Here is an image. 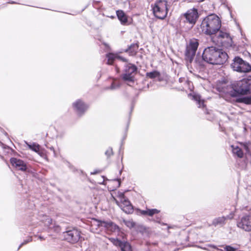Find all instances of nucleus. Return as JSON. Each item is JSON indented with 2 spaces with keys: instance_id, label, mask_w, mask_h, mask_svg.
Masks as SVG:
<instances>
[{
  "instance_id": "1",
  "label": "nucleus",
  "mask_w": 251,
  "mask_h": 251,
  "mask_svg": "<svg viewBox=\"0 0 251 251\" xmlns=\"http://www.w3.org/2000/svg\"><path fill=\"white\" fill-rule=\"evenodd\" d=\"M203 59L207 63L213 65H221L227 60V53L222 49L211 46L206 48L202 53Z\"/></svg>"
},
{
  "instance_id": "2",
  "label": "nucleus",
  "mask_w": 251,
  "mask_h": 251,
  "mask_svg": "<svg viewBox=\"0 0 251 251\" xmlns=\"http://www.w3.org/2000/svg\"><path fill=\"white\" fill-rule=\"evenodd\" d=\"M202 32L208 35H213L218 32L221 27V21L216 15L210 14L206 16L201 23Z\"/></svg>"
},
{
  "instance_id": "3",
  "label": "nucleus",
  "mask_w": 251,
  "mask_h": 251,
  "mask_svg": "<svg viewBox=\"0 0 251 251\" xmlns=\"http://www.w3.org/2000/svg\"><path fill=\"white\" fill-rule=\"evenodd\" d=\"M231 89L229 93L232 97H237L239 95L247 94L251 91V80L243 79L236 83L234 88Z\"/></svg>"
},
{
  "instance_id": "4",
  "label": "nucleus",
  "mask_w": 251,
  "mask_h": 251,
  "mask_svg": "<svg viewBox=\"0 0 251 251\" xmlns=\"http://www.w3.org/2000/svg\"><path fill=\"white\" fill-rule=\"evenodd\" d=\"M81 231L75 227H67L65 231L63 232V239L70 244H75L82 238Z\"/></svg>"
},
{
  "instance_id": "5",
  "label": "nucleus",
  "mask_w": 251,
  "mask_h": 251,
  "mask_svg": "<svg viewBox=\"0 0 251 251\" xmlns=\"http://www.w3.org/2000/svg\"><path fill=\"white\" fill-rule=\"evenodd\" d=\"M152 10L155 17L164 19L168 14L167 1L166 0H157L152 7Z\"/></svg>"
},
{
  "instance_id": "6",
  "label": "nucleus",
  "mask_w": 251,
  "mask_h": 251,
  "mask_svg": "<svg viewBox=\"0 0 251 251\" xmlns=\"http://www.w3.org/2000/svg\"><path fill=\"white\" fill-rule=\"evenodd\" d=\"M199 45L198 40L196 39H191L187 45L185 52V59L187 65L193 62Z\"/></svg>"
},
{
  "instance_id": "7",
  "label": "nucleus",
  "mask_w": 251,
  "mask_h": 251,
  "mask_svg": "<svg viewBox=\"0 0 251 251\" xmlns=\"http://www.w3.org/2000/svg\"><path fill=\"white\" fill-rule=\"evenodd\" d=\"M137 71V67L131 63H127L125 66L124 73L122 75V79L126 81L133 82L134 76L133 74Z\"/></svg>"
},
{
  "instance_id": "8",
  "label": "nucleus",
  "mask_w": 251,
  "mask_h": 251,
  "mask_svg": "<svg viewBox=\"0 0 251 251\" xmlns=\"http://www.w3.org/2000/svg\"><path fill=\"white\" fill-rule=\"evenodd\" d=\"M120 201L116 200L117 204L121 209L127 214L131 213L133 212V206L129 201L125 197L124 194L121 193L119 195Z\"/></svg>"
},
{
  "instance_id": "9",
  "label": "nucleus",
  "mask_w": 251,
  "mask_h": 251,
  "mask_svg": "<svg viewBox=\"0 0 251 251\" xmlns=\"http://www.w3.org/2000/svg\"><path fill=\"white\" fill-rule=\"evenodd\" d=\"M237 226L247 232L251 231V213L239 218L237 221Z\"/></svg>"
},
{
  "instance_id": "10",
  "label": "nucleus",
  "mask_w": 251,
  "mask_h": 251,
  "mask_svg": "<svg viewBox=\"0 0 251 251\" xmlns=\"http://www.w3.org/2000/svg\"><path fill=\"white\" fill-rule=\"evenodd\" d=\"M198 18V10L195 8L188 10L185 13L181 16V20L184 19V22H187L192 25L195 24Z\"/></svg>"
},
{
  "instance_id": "11",
  "label": "nucleus",
  "mask_w": 251,
  "mask_h": 251,
  "mask_svg": "<svg viewBox=\"0 0 251 251\" xmlns=\"http://www.w3.org/2000/svg\"><path fill=\"white\" fill-rule=\"evenodd\" d=\"M217 33L218 42L222 44V46L227 47L231 45L232 40L229 33L220 30Z\"/></svg>"
},
{
  "instance_id": "12",
  "label": "nucleus",
  "mask_w": 251,
  "mask_h": 251,
  "mask_svg": "<svg viewBox=\"0 0 251 251\" xmlns=\"http://www.w3.org/2000/svg\"><path fill=\"white\" fill-rule=\"evenodd\" d=\"M94 222L96 223V224H94L95 225L99 227H103L106 229L112 232H115L119 229L118 226L111 222H107L105 221H98L95 219L94 220Z\"/></svg>"
},
{
  "instance_id": "13",
  "label": "nucleus",
  "mask_w": 251,
  "mask_h": 251,
  "mask_svg": "<svg viewBox=\"0 0 251 251\" xmlns=\"http://www.w3.org/2000/svg\"><path fill=\"white\" fill-rule=\"evenodd\" d=\"M10 163L13 167L19 170L25 171L27 169L25 163L20 159L15 157L11 158L10 159Z\"/></svg>"
},
{
  "instance_id": "14",
  "label": "nucleus",
  "mask_w": 251,
  "mask_h": 251,
  "mask_svg": "<svg viewBox=\"0 0 251 251\" xmlns=\"http://www.w3.org/2000/svg\"><path fill=\"white\" fill-rule=\"evenodd\" d=\"M73 106L80 116L83 114L88 109V105L80 100H77L73 103Z\"/></svg>"
},
{
  "instance_id": "15",
  "label": "nucleus",
  "mask_w": 251,
  "mask_h": 251,
  "mask_svg": "<svg viewBox=\"0 0 251 251\" xmlns=\"http://www.w3.org/2000/svg\"><path fill=\"white\" fill-rule=\"evenodd\" d=\"M233 218V214H230L226 216L219 217L215 218L212 223V225L216 226H223L226 223L225 221L227 219H232Z\"/></svg>"
},
{
  "instance_id": "16",
  "label": "nucleus",
  "mask_w": 251,
  "mask_h": 251,
  "mask_svg": "<svg viewBox=\"0 0 251 251\" xmlns=\"http://www.w3.org/2000/svg\"><path fill=\"white\" fill-rule=\"evenodd\" d=\"M138 48V44L133 43L131 44L127 49L125 50V51L127 52L130 56H135L137 52Z\"/></svg>"
},
{
  "instance_id": "17",
  "label": "nucleus",
  "mask_w": 251,
  "mask_h": 251,
  "mask_svg": "<svg viewBox=\"0 0 251 251\" xmlns=\"http://www.w3.org/2000/svg\"><path fill=\"white\" fill-rule=\"evenodd\" d=\"M239 67L240 68L239 70H237V72L247 73L251 71V66L249 63L245 62L243 60Z\"/></svg>"
},
{
  "instance_id": "18",
  "label": "nucleus",
  "mask_w": 251,
  "mask_h": 251,
  "mask_svg": "<svg viewBox=\"0 0 251 251\" xmlns=\"http://www.w3.org/2000/svg\"><path fill=\"white\" fill-rule=\"evenodd\" d=\"M242 61L243 59L241 58L238 56L235 57L233 60V62L230 65L231 67L234 71H237V70H239L240 68L239 66Z\"/></svg>"
},
{
  "instance_id": "19",
  "label": "nucleus",
  "mask_w": 251,
  "mask_h": 251,
  "mask_svg": "<svg viewBox=\"0 0 251 251\" xmlns=\"http://www.w3.org/2000/svg\"><path fill=\"white\" fill-rule=\"evenodd\" d=\"M117 16L122 24H125L127 22V17L123 10H119L116 12Z\"/></svg>"
},
{
  "instance_id": "20",
  "label": "nucleus",
  "mask_w": 251,
  "mask_h": 251,
  "mask_svg": "<svg viewBox=\"0 0 251 251\" xmlns=\"http://www.w3.org/2000/svg\"><path fill=\"white\" fill-rule=\"evenodd\" d=\"M204 62L205 61L203 59L202 57L201 58V56H197L193 63L195 67L201 68L204 66Z\"/></svg>"
},
{
  "instance_id": "21",
  "label": "nucleus",
  "mask_w": 251,
  "mask_h": 251,
  "mask_svg": "<svg viewBox=\"0 0 251 251\" xmlns=\"http://www.w3.org/2000/svg\"><path fill=\"white\" fill-rule=\"evenodd\" d=\"M231 147L232 149V152L234 154L236 155L239 158H242L244 155V153L242 150L238 146H234L232 145Z\"/></svg>"
},
{
  "instance_id": "22",
  "label": "nucleus",
  "mask_w": 251,
  "mask_h": 251,
  "mask_svg": "<svg viewBox=\"0 0 251 251\" xmlns=\"http://www.w3.org/2000/svg\"><path fill=\"white\" fill-rule=\"evenodd\" d=\"M159 212V210L157 209H147L146 210H142L141 211V214L144 215H149L150 216H152L155 214L158 213Z\"/></svg>"
},
{
  "instance_id": "23",
  "label": "nucleus",
  "mask_w": 251,
  "mask_h": 251,
  "mask_svg": "<svg viewBox=\"0 0 251 251\" xmlns=\"http://www.w3.org/2000/svg\"><path fill=\"white\" fill-rule=\"evenodd\" d=\"M236 101L237 102L244 103L247 104H251V95L249 97L237 98Z\"/></svg>"
},
{
  "instance_id": "24",
  "label": "nucleus",
  "mask_w": 251,
  "mask_h": 251,
  "mask_svg": "<svg viewBox=\"0 0 251 251\" xmlns=\"http://www.w3.org/2000/svg\"><path fill=\"white\" fill-rule=\"evenodd\" d=\"M106 57L107 58V64L112 65L114 60L117 58V55L113 53H109L106 54Z\"/></svg>"
},
{
  "instance_id": "25",
  "label": "nucleus",
  "mask_w": 251,
  "mask_h": 251,
  "mask_svg": "<svg viewBox=\"0 0 251 251\" xmlns=\"http://www.w3.org/2000/svg\"><path fill=\"white\" fill-rule=\"evenodd\" d=\"M193 99L197 101V104L199 105V107H204L205 105L204 104V100H201V96L199 95H195L193 96Z\"/></svg>"
},
{
  "instance_id": "26",
  "label": "nucleus",
  "mask_w": 251,
  "mask_h": 251,
  "mask_svg": "<svg viewBox=\"0 0 251 251\" xmlns=\"http://www.w3.org/2000/svg\"><path fill=\"white\" fill-rule=\"evenodd\" d=\"M160 75V74L159 72L157 71H154L151 72H148L146 74L147 77L150 78H154L157 77H159Z\"/></svg>"
},
{
  "instance_id": "27",
  "label": "nucleus",
  "mask_w": 251,
  "mask_h": 251,
  "mask_svg": "<svg viewBox=\"0 0 251 251\" xmlns=\"http://www.w3.org/2000/svg\"><path fill=\"white\" fill-rule=\"evenodd\" d=\"M121 251H132L131 246L127 242H124L122 246L121 247Z\"/></svg>"
},
{
  "instance_id": "28",
  "label": "nucleus",
  "mask_w": 251,
  "mask_h": 251,
  "mask_svg": "<svg viewBox=\"0 0 251 251\" xmlns=\"http://www.w3.org/2000/svg\"><path fill=\"white\" fill-rule=\"evenodd\" d=\"M45 225L50 228H51V225L52 224V219L49 216H45V218L43 220Z\"/></svg>"
},
{
  "instance_id": "29",
  "label": "nucleus",
  "mask_w": 251,
  "mask_h": 251,
  "mask_svg": "<svg viewBox=\"0 0 251 251\" xmlns=\"http://www.w3.org/2000/svg\"><path fill=\"white\" fill-rule=\"evenodd\" d=\"M111 242L116 246H118L119 247H121L124 242L121 241L117 238H111L110 239Z\"/></svg>"
},
{
  "instance_id": "30",
  "label": "nucleus",
  "mask_w": 251,
  "mask_h": 251,
  "mask_svg": "<svg viewBox=\"0 0 251 251\" xmlns=\"http://www.w3.org/2000/svg\"><path fill=\"white\" fill-rule=\"evenodd\" d=\"M29 148L35 152H38L39 150V146L35 144L28 145Z\"/></svg>"
},
{
  "instance_id": "31",
  "label": "nucleus",
  "mask_w": 251,
  "mask_h": 251,
  "mask_svg": "<svg viewBox=\"0 0 251 251\" xmlns=\"http://www.w3.org/2000/svg\"><path fill=\"white\" fill-rule=\"evenodd\" d=\"M120 86L119 83L117 82H113L110 86V89L112 90H115L118 89Z\"/></svg>"
},
{
  "instance_id": "32",
  "label": "nucleus",
  "mask_w": 251,
  "mask_h": 251,
  "mask_svg": "<svg viewBox=\"0 0 251 251\" xmlns=\"http://www.w3.org/2000/svg\"><path fill=\"white\" fill-rule=\"evenodd\" d=\"M125 225L128 227L132 228L135 226V224L130 221H124Z\"/></svg>"
},
{
  "instance_id": "33",
  "label": "nucleus",
  "mask_w": 251,
  "mask_h": 251,
  "mask_svg": "<svg viewBox=\"0 0 251 251\" xmlns=\"http://www.w3.org/2000/svg\"><path fill=\"white\" fill-rule=\"evenodd\" d=\"M32 241V237H28L27 239L25 240L22 243L20 244L19 246L18 250H19L24 245H25L26 244L31 242Z\"/></svg>"
},
{
  "instance_id": "34",
  "label": "nucleus",
  "mask_w": 251,
  "mask_h": 251,
  "mask_svg": "<svg viewBox=\"0 0 251 251\" xmlns=\"http://www.w3.org/2000/svg\"><path fill=\"white\" fill-rule=\"evenodd\" d=\"M105 154L108 157H110L111 155L113 154V150L112 149L109 148L105 152Z\"/></svg>"
},
{
  "instance_id": "35",
  "label": "nucleus",
  "mask_w": 251,
  "mask_h": 251,
  "mask_svg": "<svg viewBox=\"0 0 251 251\" xmlns=\"http://www.w3.org/2000/svg\"><path fill=\"white\" fill-rule=\"evenodd\" d=\"M225 249L226 251H235V249L230 246H226Z\"/></svg>"
},
{
  "instance_id": "36",
  "label": "nucleus",
  "mask_w": 251,
  "mask_h": 251,
  "mask_svg": "<svg viewBox=\"0 0 251 251\" xmlns=\"http://www.w3.org/2000/svg\"><path fill=\"white\" fill-rule=\"evenodd\" d=\"M117 58L123 62H126V63L127 62V60L126 58H124L122 56H119V55H117Z\"/></svg>"
},
{
  "instance_id": "37",
  "label": "nucleus",
  "mask_w": 251,
  "mask_h": 251,
  "mask_svg": "<svg viewBox=\"0 0 251 251\" xmlns=\"http://www.w3.org/2000/svg\"><path fill=\"white\" fill-rule=\"evenodd\" d=\"M47 147L49 149H50L51 151H52L53 152V154L54 155H56V154H55V150H54V148L52 147V146H51V147H48L47 146Z\"/></svg>"
},
{
  "instance_id": "38",
  "label": "nucleus",
  "mask_w": 251,
  "mask_h": 251,
  "mask_svg": "<svg viewBox=\"0 0 251 251\" xmlns=\"http://www.w3.org/2000/svg\"><path fill=\"white\" fill-rule=\"evenodd\" d=\"M53 227H54L55 231H57L59 230V226H54Z\"/></svg>"
},
{
  "instance_id": "39",
  "label": "nucleus",
  "mask_w": 251,
  "mask_h": 251,
  "mask_svg": "<svg viewBox=\"0 0 251 251\" xmlns=\"http://www.w3.org/2000/svg\"><path fill=\"white\" fill-rule=\"evenodd\" d=\"M39 238L41 240H44V238L43 237L41 236H39Z\"/></svg>"
},
{
  "instance_id": "40",
  "label": "nucleus",
  "mask_w": 251,
  "mask_h": 251,
  "mask_svg": "<svg viewBox=\"0 0 251 251\" xmlns=\"http://www.w3.org/2000/svg\"><path fill=\"white\" fill-rule=\"evenodd\" d=\"M244 147H245V149H246V150L247 151H248V147L246 145H245Z\"/></svg>"
},
{
  "instance_id": "41",
  "label": "nucleus",
  "mask_w": 251,
  "mask_h": 251,
  "mask_svg": "<svg viewBox=\"0 0 251 251\" xmlns=\"http://www.w3.org/2000/svg\"><path fill=\"white\" fill-rule=\"evenodd\" d=\"M9 3H11V4L16 3V2H15L13 1H10V2H9Z\"/></svg>"
},
{
  "instance_id": "42",
  "label": "nucleus",
  "mask_w": 251,
  "mask_h": 251,
  "mask_svg": "<svg viewBox=\"0 0 251 251\" xmlns=\"http://www.w3.org/2000/svg\"><path fill=\"white\" fill-rule=\"evenodd\" d=\"M97 173H98V172L96 171V172H93V173H91V174H92V175H93V174H96Z\"/></svg>"
},
{
  "instance_id": "43",
  "label": "nucleus",
  "mask_w": 251,
  "mask_h": 251,
  "mask_svg": "<svg viewBox=\"0 0 251 251\" xmlns=\"http://www.w3.org/2000/svg\"><path fill=\"white\" fill-rule=\"evenodd\" d=\"M198 2H202L204 1V0H197Z\"/></svg>"
},
{
  "instance_id": "44",
  "label": "nucleus",
  "mask_w": 251,
  "mask_h": 251,
  "mask_svg": "<svg viewBox=\"0 0 251 251\" xmlns=\"http://www.w3.org/2000/svg\"><path fill=\"white\" fill-rule=\"evenodd\" d=\"M211 247H212L213 248H215L214 246H211Z\"/></svg>"
}]
</instances>
